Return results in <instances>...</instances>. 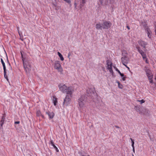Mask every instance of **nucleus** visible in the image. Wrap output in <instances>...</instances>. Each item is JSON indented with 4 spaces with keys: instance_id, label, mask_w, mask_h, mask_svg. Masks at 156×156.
I'll return each mask as SVG.
<instances>
[{
    "instance_id": "20",
    "label": "nucleus",
    "mask_w": 156,
    "mask_h": 156,
    "mask_svg": "<svg viewBox=\"0 0 156 156\" xmlns=\"http://www.w3.org/2000/svg\"><path fill=\"white\" fill-rule=\"evenodd\" d=\"M145 72L146 73V75L147 76H148V75H149L150 74L149 73L150 72V70L148 69H147L145 70Z\"/></svg>"
},
{
    "instance_id": "37",
    "label": "nucleus",
    "mask_w": 156,
    "mask_h": 156,
    "mask_svg": "<svg viewBox=\"0 0 156 156\" xmlns=\"http://www.w3.org/2000/svg\"><path fill=\"white\" fill-rule=\"evenodd\" d=\"M133 152H134V153L135 152V150H134V146H133Z\"/></svg>"
},
{
    "instance_id": "13",
    "label": "nucleus",
    "mask_w": 156,
    "mask_h": 156,
    "mask_svg": "<svg viewBox=\"0 0 156 156\" xmlns=\"http://www.w3.org/2000/svg\"><path fill=\"white\" fill-rule=\"evenodd\" d=\"M50 144H51V145L54 147V148L55 149L56 151L57 152H58V149L57 147L54 144V143L53 142V141L52 140H51Z\"/></svg>"
},
{
    "instance_id": "24",
    "label": "nucleus",
    "mask_w": 156,
    "mask_h": 156,
    "mask_svg": "<svg viewBox=\"0 0 156 156\" xmlns=\"http://www.w3.org/2000/svg\"><path fill=\"white\" fill-rule=\"evenodd\" d=\"M118 84L119 87L120 89H122L123 87L122 85L121 84H120V83L119 82H118Z\"/></svg>"
},
{
    "instance_id": "28",
    "label": "nucleus",
    "mask_w": 156,
    "mask_h": 156,
    "mask_svg": "<svg viewBox=\"0 0 156 156\" xmlns=\"http://www.w3.org/2000/svg\"><path fill=\"white\" fill-rule=\"evenodd\" d=\"M122 80L123 81H125L126 80V77L125 76H124H124H122Z\"/></svg>"
},
{
    "instance_id": "42",
    "label": "nucleus",
    "mask_w": 156,
    "mask_h": 156,
    "mask_svg": "<svg viewBox=\"0 0 156 156\" xmlns=\"http://www.w3.org/2000/svg\"><path fill=\"white\" fill-rule=\"evenodd\" d=\"M126 66V67L128 68V69H129V68L127 66Z\"/></svg>"
},
{
    "instance_id": "11",
    "label": "nucleus",
    "mask_w": 156,
    "mask_h": 156,
    "mask_svg": "<svg viewBox=\"0 0 156 156\" xmlns=\"http://www.w3.org/2000/svg\"><path fill=\"white\" fill-rule=\"evenodd\" d=\"M95 90L94 88H89L88 90H87V92L88 94H94V93Z\"/></svg>"
},
{
    "instance_id": "15",
    "label": "nucleus",
    "mask_w": 156,
    "mask_h": 156,
    "mask_svg": "<svg viewBox=\"0 0 156 156\" xmlns=\"http://www.w3.org/2000/svg\"><path fill=\"white\" fill-rule=\"evenodd\" d=\"M36 115L37 116H41L42 118H44V116L42 115L40 110H37L36 112Z\"/></svg>"
},
{
    "instance_id": "6",
    "label": "nucleus",
    "mask_w": 156,
    "mask_h": 156,
    "mask_svg": "<svg viewBox=\"0 0 156 156\" xmlns=\"http://www.w3.org/2000/svg\"><path fill=\"white\" fill-rule=\"evenodd\" d=\"M55 68L57 69L59 72H62V69L59 61H56L55 62Z\"/></svg>"
},
{
    "instance_id": "7",
    "label": "nucleus",
    "mask_w": 156,
    "mask_h": 156,
    "mask_svg": "<svg viewBox=\"0 0 156 156\" xmlns=\"http://www.w3.org/2000/svg\"><path fill=\"white\" fill-rule=\"evenodd\" d=\"M121 60L122 64L125 66H126V64L128 63L129 60V58L126 56H124L121 58Z\"/></svg>"
},
{
    "instance_id": "31",
    "label": "nucleus",
    "mask_w": 156,
    "mask_h": 156,
    "mask_svg": "<svg viewBox=\"0 0 156 156\" xmlns=\"http://www.w3.org/2000/svg\"><path fill=\"white\" fill-rule=\"evenodd\" d=\"M109 71V72L110 73H113V70H112V68H111V69H108Z\"/></svg>"
},
{
    "instance_id": "38",
    "label": "nucleus",
    "mask_w": 156,
    "mask_h": 156,
    "mask_svg": "<svg viewBox=\"0 0 156 156\" xmlns=\"http://www.w3.org/2000/svg\"><path fill=\"white\" fill-rule=\"evenodd\" d=\"M21 57H22V59L23 58H23V55L22 53L21 52Z\"/></svg>"
},
{
    "instance_id": "41",
    "label": "nucleus",
    "mask_w": 156,
    "mask_h": 156,
    "mask_svg": "<svg viewBox=\"0 0 156 156\" xmlns=\"http://www.w3.org/2000/svg\"><path fill=\"white\" fill-rule=\"evenodd\" d=\"M7 61H8V63H9V65H10V63H9V61H8V59H7Z\"/></svg>"
},
{
    "instance_id": "17",
    "label": "nucleus",
    "mask_w": 156,
    "mask_h": 156,
    "mask_svg": "<svg viewBox=\"0 0 156 156\" xmlns=\"http://www.w3.org/2000/svg\"><path fill=\"white\" fill-rule=\"evenodd\" d=\"M58 56L60 58L61 60L62 61H63L64 60V58L62 55L59 52H58Z\"/></svg>"
},
{
    "instance_id": "26",
    "label": "nucleus",
    "mask_w": 156,
    "mask_h": 156,
    "mask_svg": "<svg viewBox=\"0 0 156 156\" xmlns=\"http://www.w3.org/2000/svg\"><path fill=\"white\" fill-rule=\"evenodd\" d=\"M142 56L143 59H146V55L145 54H144L143 55H142Z\"/></svg>"
},
{
    "instance_id": "22",
    "label": "nucleus",
    "mask_w": 156,
    "mask_h": 156,
    "mask_svg": "<svg viewBox=\"0 0 156 156\" xmlns=\"http://www.w3.org/2000/svg\"><path fill=\"white\" fill-rule=\"evenodd\" d=\"M4 76L5 78H6L7 80H8V77L7 75H6V71L5 70V72L4 71Z\"/></svg>"
},
{
    "instance_id": "3",
    "label": "nucleus",
    "mask_w": 156,
    "mask_h": 156,
    "mask_svg": "<svg viewBox=\"0 0 156 156\" xmlns=\"http://www.w3.org/2000/svg\"><path fill=\"white\" fill-rule=\"evenodd\" d=\"M23 62L25 71L26 72H29L31 69V65L25 58H23Z\"/></svg>"
},
{
    "instance_id": "12",
    "label": "nucleus",
    "mask_w": 156,
    "mask_h": 156,
    "mask_svg": "<svg viewBox=\"0 0 156 156\" xmlns=\"http://www.w3.org/2000/svg\"><path fill=\"white\" fill-rule=\"evenodd\" d=\"M5 115L4 114L2 116V119L0 121V126H2L3 125L4 123V122L5 121Z\"/></svg>"
},
{
    "instance_id": "43",
    "label": "nucleus",
    "mask_w": 156,
    "mask_h": 156,
    "mask_svg": "<svg viewBox=\"0 0 156 156\" xmlns=\"http://www.w3.org/2000/svg\"><path fill=\"white\" fill-rule=\"evenodd\" d=\"M125 52H126V51H123V52L125 53Z\"/></svg>"
},
{
    "instance_id": "8",
    "label": "nucleus",
    "mask_w": 156,
    "mask_h": 156,
    "mask_svg": "<svg viewBox=\"0 0 156 156\" xmlns=\"http://www.w3.org/2000/svg\"><path fill=\"white\" fill-rule=\"evenodd\" d=\"M146 24L145 23H144L143 25V26L144 27L145 30L147 33L148 37L149 38H151V31L150 29L147 27H146Z\"/></svg>"
},
{
    "instance_id": "44",
    "label": "nucleus",
    "mask_w": 156,
    "mask_h": 156,
    "mask_svg": "<svg viewBox=\"0 0 156 156\" xmlns=\"http://www.w3.org/2000/svg\"><path fill=\"white\" fill-rule=\"evenodd\" d=\"M132 156H134V155H132Z\"/></svg>"
},
{
    "instance_id": "40",
    "label": "nucleus",
    "mask_w": 156,
    "mask_h": 156,
    "mask_svg": "<svg viewBox=\"0 0 156 156\" xmlns=\"http://www.w3.org/2000/svg\"><path fill=\"white\" fill-rule=\"evenodd\" d=\"M127 29H128L129 30L130 29V28H129V26H127Z\"/></svg>"
},
{
    "instance_id": "16",
    "label": "nucleus",
    "mask_w": 156,
    "mask_h": 156,
    "mask_svg": "<svg viewBox=\"0 0 156 156\" xmlns=\"http://www.w3.org/2000/svg\"><path fill=\"white\" fill-rule=\"evenodd\" d=\"M53 102L54 105L55 106L57 102V98L55 96H54L53 98Z\"/></svg>"
},
{
    "instance_id": "34",
    "label": "nucleus",
    "mask_w": 156,
    "mask_h": 156,
    "mask_svg": "<svg viewBox=\"0 0 156 156\" xmlns=\"http://www.w3.org/2000/svg\"><path fill=\"white\" fill-rule=\"evenodd\" d=\"M138 52L140 54H141V53L142 52H143V51L141 49L140 50L138 51Z\"/></svg>"
},
{
    "instance_id": "14",
    "label": "nucleus",
    "mask_w": 156,
    "mask_h": 156,
    "mask_svg": "<svg viewBox=\"0 0 156 156\" xmlns=\"http://www.w3.org/2000/svg\"><path fill=\"white\" fill-rule=\"evenodd\" d=\"M1 62H2V65L3 69H4V71L5 72V70H6V67L5 65V63L4 62L3 59L2 58H1Z\"/></svg>"
},
{
    "instance_id": "9",
    "label": "nucleus",
    "mask_w": 156,
    "mask_h": 156,
    "mask_svg": "<svg viewBox=\"0 0 156 156\" xmlns=\"http://www.w3.org/2000/svg\"><path fill=\"white\" fill-rule=\"evenodd\" d=\"M138 43L141 47H143L144 48H145L147 44V42L141 40L139 41Z\"/></svg>"
},
{
    "instance_id": "29",
    "label": "nucleus",
    "mask_w": 156,
    "mask_h": 156,
    "mask_svg": "<svg viewBox=\"0 0 156 156\" xmlns=\"http://www.w3.org/2000/svg\"><path fill=\"white\" fill-rule=\"evenodd\" d=\"M86 0H81V2L82 4H84L86 3Z\"/></svg>"
},
{
    "instance_id": "35",
    "label": "nucleus",
    "mask_w": 156,
    "mask_h": 156,
    "mask_svg": "<svg viewBox=\"0 0 156 156\" xmlns=\"http://www.w3.org/2000/svg\"><path fill=\"white\" fill-rule=\"evenodd\" d=\"M144 54H145V53L143 51V52H142V53H141L140 54L141 55H143Z\"/></svg>"
},
{
    "instance_id": "27",
    "label": "nucleus",
    "mask_w": 156,
    "mask_h": 156,
    "mask_svg": "<svg viewBox=\"0 0 156 156\" xmlns=\"http://www.w3.org/2000/svg\"><path fill=\"white\" fill-rule=\"evenodd\" d=\"M111 68H112V65L107 66V69H109Z\"/></svg>"
},
{
    "instance_id": "21",
    "label": "nucleus",
    "mask_w": 156,
    "mask_h": 156,
    "mask_svg": "<svg viewBox=\"0 0 156 156\" xmlns=\"http://www.w3.org/2000/svg\"><path fill=\"white\" fill-rule=\"evenodd\" d=\"M130 139L131 140V142H132V147H133V146H134V140H133L131 138H130Z\"/></svg>"
},
{
    "instance_id": "25",
    "label": "nucleus",
    "mask_w": 156,
    "mask_h": 156,
    "mask_svg": "<svg viewBox=\"0 0 156 156\" xmlns=\"http://www.w3.org/2000/svg\"><path fill=\"white\" fill-rule=\"evenodd\" d=\"M106 62L107 66L112 65V63H111V62L108 60L106 61Z\"/></svg>"
},
{
    "instance_id": "4",
    "label": "nucleus",
    "mask_w": 156,
    "mask_h": 156,
    "mask_svg": "<svg viewBox=\"0 0 156 156\" xmlns=\"http://www.w3.org/2000/svg\"><path fill=\"white\" fill-rule=\"evenodd\" d=\"M87 98L84 95H83L78 100L79 105L80 108L83 107L86 101Z\"/></svg>"
},
{
    "instance_id": "30",
    "label": "nucleus",
    "mask_w": 156,
    "mask_h": 156,
    "mask_svg": "<svg viewBox=\"0 0 156 156\" xmlns=\"http://www.w3.org/2000/svg\"><path fill=\"white\" fill-rule=\"evenodd\" d=\"M103 0H99V1H100V2L101 4L102 5H103Z\"/></svg>"
},
{
    "instance_id": "2",
    "label": "nucleus",
    "mask_w": 156,
    "mask_h": 156,
    "mask_svg": "<svg viewBox=\"0 0 156 156\" xmlns=\"http://www.w3.org/2000/svg\"><path fill=\"white\" fill-rule=\"evenodd\" d=\"M60 90L63 93L69 94L71 96L72 94V88L71 87H67L65 84H59L58 85Z\"/></svg>"
},
{
    "instance_id": "10",
    "label": "nucleus",
    "mask_w": 156,
    "mask_h": 156,
    "mask_svg": "<svg viewBox=\"0 0 156 156\" xmlns=\"http://www.w3.org/2000/svg\"><path fill=\"white\" fill-rule=\"evenodd\" d=\"M46 114H47L50 119H52L54 116V114L53 112H50L49 111L46 112Z\"/></svg>"
},
{
    "instance_id": "39",
    "label": "nucleus",
    "mask_w": 156,
    "mask_h": 156,
    "mask_svg": "<svg viewBox=\"0 0 156 156\" xmlns=\"http://www.w3.org/2000/svg\"><path fill=\"white\" fill-rule=\"evenodd\" d=\"M115 126L117 128H119V127L118 126Z\"/></svg>"
},
{
    "instance_id": "23",
    "label": "nucleus",
    "mask_w": 156,
    "mask_h": 156,
    "mask_svg": "<svg viewBox=\"0 0 156 156\" xmlns=\"http://www.w3.org/2000/svg\"><path fill=\"white\" fill-rule=\"evenodd\" d=\"M137 101L140 102L141 104H142L145 101L143 99H142L140 100H137Z\"/></svg>"
},
{
    "instance_id": "32",
    "label": "nucleus",
    "mask_w": 156,
    "mask_h": 156,
    "mask_svg": "<svg viewBox=\"0 0 156 156\" xmlns=\"http://www.w3.org/2000/svg\"><path fill=\"white\" fill-rule=\"evenodd\" d=\"M136 48L137 49L138 51H139L140 50H141V49H140V48L139 47H138V46L136 47Z\"/></svg>"
},
{
    "instance_id": "1",
    "label": "nucleus",
    "mask_w": 156,
    "mask_h": 156,
    "mask_svg": "<svg viewBox=\"0 0 156 156\" xmlns=\"http://www.w3.org/2000/svg\"><path fill=\"white\" fill-rule=\"evenodd\" d=\"M112 24L109 21H105L102 24L99 23L96 25V28L97 30L108 29L109 28Z\"/></svg>"
},
{
    "instance_id": "19",
    "label": "nucleus",
    "mask_w": 156,
    "mask_h": 156,
    "mask_svg": "<svg viewBox=\"0 0 156 156\" xmlns=\"http://www.w3.org/2000/svg\"><path fill=\"white\" fill-rule=\"evenodd\" d=\"M116 70L118 72V73L120 74V75L121 76H124V74L123 73H122L118 69L116 68Z\"/></svg>"
},
{
    "instance_id": "36",
    "label": "nucleus",
    "mask_w": 156,
    "mask_h": 156,
    "mask_svg": "<svg viewBox=\"0 0 156 156\" xmlns=\"http://www.w3.org/2000/svg\"><path fill=\"white\" fill-rule=\"evenodd\" d=\"M70 55V53H69V54H68V57L69 58V56Z\"/></svg>"
},
{
    "instance_id": "5",
    "label": "nucleus",
    "mask_w": 156,
    "mask_h": 156,
    "mask_svg": "<svg viewBox=\"0 0 156 156\" xmlns=\"http://www.w3.org/2000/svg\"><path fill=\"white\" fill-rule=\"evenodd\" d=\"M71 102V98L69 95H67L64 99L63 105L64 106H67L70 104Z\"/></svg>"
},
{
    "instance_id": "18",
    "label": "nucleus",
    "mask_w": 156,
    "mask_h": 156,
    "mask_svg": "<svg viewBox=\"0 0 156 156\" xmlns=\"http://www.w3.org/2000/svg\"><path fill=\"white\" fill-rule=\"evenodd\" d=\"M147 76L148 77V79L149 80H150V82L151 83H152V76L151 75H150V74L149 75H148V76Z\"/></svg>"
},
{
    "instance_id": "45",
    "label": "nucleus",
    "mask_w": 156,
    "mask_h": 156,
    "mask_svg": "<svg viewBox=\"0 0 156 156\" xmlns=\"http://www.w3.org/2000/svg\"><path fill=\"white\" fill-rule=\"evenodd\" d=\"M87 156H89V155H88Z\"/></svg>"
},
{
    "instance_id": "33",
    "label": "nucleus",
    "mask_w": 156,
    "mask_h": 156,
    "mask_svg": "<svg viewBox=\"0 0 156 156\" xmlns=\"http://www.w3.org/2000/svg\"><path fill=\"white\" fill-rule=\"evenodd\" d=\"M20 122L19 121H16L15 122V124H18L20 123Z\"/></svg>"
}]
</instances>
